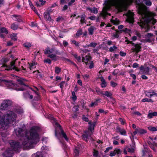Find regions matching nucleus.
<instances>
[{
	"mask_svg": "<svg viewBox=\"0 0 157 157\" xmlns=\"http://www.w3.org/2000/svg\"><path fill=\"white\" fill-rule=\"evenodd\" d=\"M40 128L38 127H33L30 130V136H28V132L27 130L21 128L15 129L14 131L16 136L22 138V145L25 147L33 148L40 140L38 132Z\"/></svg>",
	"mask_w": 157,
	"mask_h": 157,
	"instance_id": "f257e3e1",
	"label": "nucleus"
},
{
	"mask_svg": "<svg viewBox=\"0 0 157 157\" xmlns=\"http://www.w3.org/2000/svg\"><path fill=\"white\" fill-rule=\"evenodd\" d=\"M23 111V110L19 107L14 108L13 110L7 111L3 116L0 111V129L4 130L8 128L9 126L14 127L17 117L16 113L21 114Z\"/></svg>",
	"mask_w": 157,
	"mask_h": 157,
	"instance_id": "f03ea898",
	"label": "nucleus"
},
{
	"mask_svg": "<svg viewBox=\"0 0 157 157\" xmlns=\"http://www.w3.org/2000/svg\"><path fill=\"white\" fill-rule=\"evenodd\" d=\"M138 9V13L140 15L141 18L138 24L142 28L146 29L145 32H147L150 28V25H154L157 22L154 18L156 14L154 13L147 12L140 6H139Z\"/></svg>",
	"mask_w": 157,
	"mask_h": 157,
	"instance_id": "7ed1b4c3",
	"label": "nucleus"
},
{
	"mask_svg": "<svg viewBox=\"0 0 157 157\" xmlns=\"http://www.w3.org/2000/svg\"><path fill=\"white\" fill-rule=\"evenodd\" d=\"M133 0H106L105 3V6L103 10L101 13L105 17L107 15L110 16V14L107 12L111 6H115L119 12H122L125 9L126 6L131 3Z\"/></svg>",
	"mask_w": 157,
	"mask_h": 157,
	"instance_id": "20e7f679",
	"label": "nucleus"
},
{
	"mask_svg": "<svg viewBox=\"0 0 157 157\" xmlns=\"http://www.w3.org/2000/svg\"><path fill=\"white\" fill-rule=\"evenodd\" d=\"M10 144L12 150L8 148L5 151L4 154L6 157H12L13 154V150L17 151L21 147V144L18 142L12 140L10 141Z\"/></svg>",
	"mask_w": 157,
	"mask_h": 157,
	"instance_id": "39448f33",
	"label": "nucleus"
},
{
	"mask_svg": "<svg viewBox=\"0 0 157 157\" xmlns=\"http://www.w3.org/2000/svg\"><path fill=\"white\" fill-rule=\"evenodd\" d=\"M3 82L8 89H11L15 90L17 91H23L24 89L23 88H17L15 87L17 85L11 80H7L6 79L1 80Z\"/></svg>",
	"mask_w": 157,
	"mask_h": 157,
	"instance_id": "423d86ee",
	"label": "nucleus"
},
{
	"mask_svg": "<svg viewBox=\"0 0 157 157\" xmlns=\"http://www.w3.org/2000/svg\"><path fill=\"white\" fill-rule=\"evenodd\" d=\"M13 104V102L9 99L4 100L0 105V109L2 111L7 110L9 109Z\"/></svg>",
	"mask_w": 157,
	"mask_h": 157,
	"instance_id": "0eeeda50",
	"label": "nucleus"
},
{
	"mask_svg": "<svg viewBox=\"0 0 157 157\" xmlns=\"http://www.w3.org/2000/svg\"><path fill=\"white\" fill-rule=\"evenodd\" d=\"M15 63L14 61H12L11 62L10 65H7L5 64H3L1 67H0V71H2L4 70L3 68L5 67V70L10 71L13 70H14L16 71H20V69H18L15 66Z\"/></svg>",
	"mask_w": 157,
	"mask_h": 157,
	"instance_id": "6e6552de",
	"label": "nucleus"
},
{
	"mask_svg": "<svg viewBox=\"0 0 157 157\" xmlns=\"http://www.w3.org/2000/svg\"><path fill=\"white\" fill-rule=\"evenodd\" d=\"M55 125L56 127V130H57L58 129L60 130L61 134L62 135V136L65 139L66 141H68V138L67 137L66 134L64 132L63 130L62 129L61 126L57 122L55 123ZM56 130H56L55 132V135L56 136H57V133Z\"/></svg>",
	"mask_w": 157,
	"mask_h": 157,
	"instance_id": "1a4fd4ad",
	"label": "nucleus"
},
{
	"mask_svg": "<svg viewBox=\"0 0 157 157\" xmlns=\"http://www.w3.org/2000/svg\"><path fill=\"white\" fill-rule=\"evenodd\" d=\"M53 52H55L56 55H60V52L59 50L56 49L55 47H53L50 49L48 47L45 49L44 53L45 54H51Z\"/></svg>",
	"mask_w": 157,
	"mask_h": 157,
	"instance_id": "9d476101",
	"label": "nucleus"
},
{
	"mask_svg": "<svg viewBox=\"0 0 157 157\" xmlns=\"http://www.w3.org/2000/svg\"><path fill=\"white\" fill-rule=\"evenodd\" d=\"M129 43H130L133 46L131 49L132 52H135L137 53L140 51L141 47L139 44H135L132 42H129Z\"/></svg>",
	"mask_w": 157,
	"mask_h": 157,
	"instance_id": "9b49d317",
	"label": "nucleus"
},
{
	"mask_svg": "<svg viewBox=\"0 0 157 157\" xmlns=\"http://www.w3.org/2000/svg\"><path fill=\"white\" fill-rule=\"evenodd\" d=\"M82 146L80 144L77 145V146H75L74 150V154L75 157L78 156L79 154V151L82 148Z\"/></svg>",
	"mask_w": 157,
	"mask_h": 157,
	"instance_id": "f8f14e48",
	"label": "nucleus"
},
{
	"mask_svg": "<svg viewBox=\"0 0 157 157\" xmlns=\"http://www.w3.org/2000/svg\"><path fill=\"white\" fill-rule=\"evenodd\" d=\"M133 15V13H132L130 11L128 12L127 21L130 23H133L134 22Z\"/></svg>",
	"mask_w": 157,
	"mask_h": 157,
	"instance_id": "ddd939ff",
	"label": "nucleus"
},
{
	"mask_svg": "<svg viewBox=\"0 0 157 157\" xmlns=\"http://www.w3.org/2000/svg\"><path fill=\"white\" fill-rule=\"evenodd\" d=\"M145 93L147 97L150 98H151L153 96H157V94L153 90L146 91H145Z\"/></svg>",
	"mask_w": 157,
	"mask_h": 157,
	"instance_id": "4468645a",
	"label": "nucleus"
},
{
	"mask_svg": "<svg viewBox=\"0 0 157 157\" xmlns=\"http://www.w3.org/2000/svg\"><path fill=\"white\" fill-rule=\"evenodd\" d=\"M121 151L120 149L116 148L113 151H111L109 154V156L111 157L114 156L116 154H121Z\"/></svg>",
	"mask_w": 157,
	"mask_h": 157,
	"instance_id": "2eb2a0df",
	"label": "nucleus"
},
{
	"mask_svg": "<svg viewBox=\"0 0 157 157\" xmlns=\"http://www.w3.org/2000/svg\"><path fill=\"white\" fill-rule=\"evenodd\" d=\"M96 121L91 122V121H90L88 124H89V127L88 129L91 132H93L94 130V127L96 124Z\"/></svg>",
	"mask_w": 157,
	"mask_h": 157,
	"instance_id": "dca6fc26",
	"label": "nucleus"
},
{
	"mask_svg": "<svg viewBox=\"0 0 157 157\" xmlns=\"http://www.w3.org/2000/svg\"><path fill=\"white\" fill-rule=\"evenodd\" d=\"M91 59V57L89 56H86L82 58V62H85V63L87 64V62Z\"/></svg>",
	"mask_w": 157,
	"mask_h": 157,
	"instance_id": "f3484780",
	"label": "nucleus"
},
{
	"mask_svg": "<svg viewBox=\"0 0 157 157\" xmlns=\"http://www.w3.org/2000/svg\"><path fill=\"white\" fill-rule=\"evenodd\" d=\"M55 54H49L48 56L52 59V60H54L55 61H56L59 59V57L57 56H56Z\"/></svg>",
	"mask_w": 157,
	"mask_h": 157,
	"instance_id": "a211bd4d",
	"label": "nucleus"
},
{
	"mask_svg": "<svg viewBox=\"0 0 157 157\" xmlns=\"http://www.w3.org/2000/svg\"><path fill=\"white\" fill-rule=\"evenodd\" d=\"M87 9L90 11V12L95 14H97L98 13V10L97 8L93 7V8H87Z\"/></svg>",
	"mask_w": 157,
	"mask_h": 157,
	"instance_id": "6ab92c4d",
	"label": "nucleus"
},
{
	"mask_svg": "<svg viewBox=\"0 0 157 157\" xmlns=\"http://www.w3.org/2000/svg\"><path fill=\"white\" fill-rule=\"evenodd\" d=\"M101 79V86L102 88H104L106 86V83L105 81V80L103 78L102 76H101L99 78Z\"/></svg>",
	"mask_w": 157,
	"mask_h": 157,
	"instance_id": "aec40b11",
	"label": "nucleus"
},
{
	"mask_svg": "<svg viewBox=\"0 0 157 157\" xmlns=\"http://www.w3.org/2000/svg\"><path fill=\"white\" fill-rule=\"evenodd\" d=\"M117 129L121 135L124 136H125L126 135V132L124 129H122L118 127L117 128Z\"/></svg>",
	"mask_w": 157,
	"mask_h": 157,
	"instance_id": "412c9836",
	"label": "nucleus"
},
{
	"mask_svg": "<svg viewBox=\"0 0 157 157\" xmlns=\"http://www.w3.org/2000/svg\"><path fill=\"white\" fill-rule=\"evenodd\" d=\"M29 64V67L30 70L35 68L36 67V64L37 63L35 61H32V63H28Z\"/></svg>",
	"mask_w": 157,
	"mask_h": 157,
	"instance_id": "4be33fe9",
	"label": "nucleus"
},
{
	"mask_svg": "<svg viewBox=\"0 0 157 157\" xmlns=\"http://www.w3.org/2000/svg\"><path fill=\"white\" fill-rule=\"evenodd\" d=\"M44 15L45 19L49 21H50L51 20L50 14L49 13L45 12L44 13Z\"/></svg>",
	"mask_w": 157,
	"mask_h": 157,
	"instance_id": "5701e85b",
	"label": "nucleus"
},
{
	"mask_svg": "<svg viewBox=\"0 0 157 157\" xmlns=\"http://www.w3.org/2000/svg\"><path fill=\"white\" fill-rule=\"evenodd\" d=\"M138 130V134L142 135L146 133L147 131L144 129L140 128H137Z\"/></svg>",
	"mask_w": 157,
	"mask_h": 157,
	"instance_id": "b1692460",
	"label": "nucleus"
},
{
	"mask_svg": "<svg viewBox=\"0 0 157 157\" xmlns=\"http://www.w3.org/2000/svg\"><path fill=\"white\" fill-rule=\"evenodd\" d=\"M95 29V28L93 26H90L88 29L89 34L92 35L93 34L94 32Z\"/></svg>",
	"mask_w": 157,
	"mask_h": 157,
	"instance_id": "393cba45",
	"label": "nucleus"
},
{
	"mask_svg": "<svg viewBox=\"0 0 157 157\" xmlns=\"http://www.w3.org/2000/svg\"><path fill=\"white\" fill-rule=\"evenodd\" d=\"M157 116V112H155L153 113L149 112L147 115L148 117L149 118H152L153 117Z\"/></svg>",
	"mask_w": 157,
	"mask_h": 157,
	"instance_id": "a878e982",
	"label": "nucleus"
},
{
	"mask_svg": "<svg viewBox=\"0 0 157 157\" xmlns=\"http://www.w3.org/2000/svg\"><path fill=\"white\" fill-rule=\"evenodd\" d=\"M78 17H81V20H80V22L81 23H86V20H85V17H86V15L85 14H83L81 16H78Z\"/></svg>",
	"mask_w": 157,
	"mask_h": 157,
	"instance_id": "bb28decb",
	"label": "nucleus"
},
{
	"mask_svg": "<svg viewBox=\"0 0 157 157\" xmlns=\"http://www.w3.org/2000/svg\"><path fill=\"white\" fill-rule=\"evenodd\" d=\"M17 33H13L10 35V37L11 40H14L16 41L17 40Z\"/></svg>",
	"mask_w": 157,
	"mask_h": 157,
	"instance_id": "cd10ccee",
	"label": "nucleus"
},
{
	"mask_svg": "<svg viewBox=\"0 0 157 157\" xmlns=\"http://www.w3.org/2000/svg\"><path fill=\"white\" fill-rule=\"evenodd\" d=\"M31 89L34 92L35 94L36 95V96L34 98L35 100L36 101H38L40 100V96L39 95L38 93L33 90L32 88H31Z\"/></svg>",
	"mask_w": 157,
	"mask_h": 157,
	"instance_id": "c85d7f7f",
	"label": "nucleus"
},
{
	"mask_svg": "<svg viewBox=\"0 0 157 157\" xmlns=\"http://www.w3.org/2000/svg\"><path fill=\"white\" fill-rule=\"evenodd\" d=\"M112 94L111 92H109V91H104L103 95H105L108 98H111Z\"/></svg>",
	"mask_w": 157,
	"mask_h": 157,
	"instance_id": "c756f323",
	"label": "nucleus"
},
{
	"mask_svg": "<svg viewBox=\"0 0 157 157\" xmlns=\"http://www.w3.org/2000/svg\"><path fill=\"white\" fill-rule=\"evenodd\" d=\"M74 57L77 59L78 62H81V58L80 56H78L77 54H75L73 55Z\"/></svg>",
	"mask_w": 157,
	"mask_h": 157,
	"instance_id": "7c9ffc66",
	"label": "nucleus"
},
{
	"mask_svg": "<svg viewBox=\"0 0 157 157\" xmlns=\"http://www.w3.org/2000/svg\"><path fill=\"white\" fill-rule=\"evenodd\" d=\"M118 48L115 45H113V46L110 47L109 49V51L110 52H113L115 51H116Z\"/></svg>",
	"mask_w": 157,
	"mask_h": 157,
	"instance_id": "2f4dec72",
	"label": "nucleus"
},
{
	"mask_svg": "<svg viewBox=\"0 0 157 157\" xmlns=\"http://www.w3.org/2000/svg\"><path fill=\"white\" fill-rule=\"evenodd\" d=\"M111 21L112 22L114 23V25H117L119 24V21L118 19L115 18L113 19V17L112 19L111 20Z\"/></svg>",
	"mask_w": 157,
	"mask_h": 157,
	"instance_id": "473e14b6",
	"label": "nucleus"
},
{
	"mask_svg": "<svg viewBox=\"0 0 157 157\" xmlns=\"http://www.w3.org/2000/svg\"><path fill=\"white\" fill-rule=\"evenodd\" d=\"M141 101L143 102H150L153 103L154 101L151 99H149L148 98H145L142 99L141 100Z\"/></svg>",
	"mask_w": 157,
	"mask_h": 157,
	"instance_id": "72a5a7b5",
	"label": "nucleus"
},
{
	"mask_svg": "<svg viewBox=\"0 0 157 157\" xmlns=\"http://www.w3.org/2000/svg\"><path fill=\"white\" fill-rule=\"evenodd\" d=\"M33 157H43L41 152L38 151L35 154L33 155Z\"/></svg>",
	"mask_w": 157,
	"mask_h": 157,
	"instance_id": "f704fd0d",
	"label": "nucleus"
},
{
	"mask_svg": "<svg viewBox=\"0 0 157 157\" xmlns=\"http://www.w3.org/2000/svg\"><path fill=\"white\" fill-rule=\"evenodd\" d=\"M34 73H36V77L38 78H41L42 77V74L38 71H35L33 72Z\"/></svg>",
	"mask_w": 157,
	"mask_h": 157,
	"instance_id": "c9c22d12",
	"label": "nucleus"
},
{
	"mask_svg": "<svg viewBox=\"0 0 157 157\" xmlns=\"http://www.w3.org/2000/svg\"><path fill=\"white\" fill-rule=\"evenodd\" d=\"M0 31L1 33H4L6 34H8V31L7 29L5 27L1 28L0 29Z\"/></svg>",
	"mask_w": 157,
	"mask_h": 157,
	"instance_id": "e433bc0d",
	"label": "nucleus"
},
{
	"mask_svg": "<svg viewBox=\"0 0 157 157\" xmlns=\"http://www.w3.org/2000/svg\"><path fill=\"white\" fill-rule=\"evenodd\" d=\"M18 28V25L15 23H13L11 25V28L13 30H16Z\"/></svg>",
	"mask_w": 157,
	"mask_h": 157,
	"instance_id": "4c0bfd02",
	"label": "nucleus"
},
{
	"mask_svg": "<svg viewBox=\"0 0 157 157\" xmlns=\"http://www.w3.org/2000/svg\"><path fill=\"white\" fill-rule=\"evenodd\" d=\"M100 99H99L96 100V101L94 102H91L90 105V107H93L94 106L97 105H98V101H100Z\"/></svg>",
	"mask_w": 157,
	"mask_h": 157,
	"instance_id": "58836bf2",
	"label": "nucleus"
},
{
	"mask_svg": "<svg viewBox=\"0 0 157 157\" xmlns=\"http://www.w3.org/2000/svg\"><path fill=\"white\" fill-rule=\"evenodd\" d=\"M46 3L45 1H44L43 2H42L41 3L39 2V1H38L36 2V5L38 6V7H40L43 6Z\"/></svg>",
	"mask_w": 157,
	"mask_h": 157,
	"instance_id": "ea45409f",
	"label": "nucleus"
},
{
	"mask_svg": "<svg viewBox=\"0 0 157 157\" xmlns=\"http://www.w3.org/2000/svg\"><path fill=\"white\" fill-rule=\"evenodd\" d=\"M24 46L27 48H29L32 45L30 43L26 42L23 44Z\"/></svg>",
	"mask_w": 157,
	"mask_h": 157,
	"instance_id": "a19ab883",
	"label": "nucleus"
},
{
	"mask_svg": "<svg viewBox=\"0 0 157 157\" xmlns=\"http://www.w3.org/2000/svg\"><path fill=\"white\" fill-rule=\"evenodd\" d=\"M149 72V68L147 67L145 68L143 71V73L146 74H148Z\"/></svg>",
	"mask_w": 157,
	"mask_h": 157,
	"instance_id": "79ce46f5",
	"label": "nucleus"
},
{
	"mask_svg": "<svg viewBox=\"0 0 157 157\" xmlns=\"http://www.w3.org/2000/svg\"><path fill=\"white\" fill-rule=\"evenodd\" d=\"M71 42L72 44H74L76 47H78L80 45L79 42H77L75 40H71Z\"/></svg>",
	"mask_w": 157,
	"mask_h": 157,
	"instance_id": "37998d69",
	"label": "nucleus"
},
{
	"mask_svg": "<svg viewBox=\"0 0 157 157\" xmlns=\"http://www.w3.org/2000/svg\"><path fill=\"white\" fill-rule=\"evenodd\" d=\"M148 129L149 130L152 131H157V128L155 127L150 126L148 127Z\"/></svg>",
	"mask_w": 157,
	"mask_h": 157,
	"instance_id": "c03bdc74",
	"label": "nucleus"
},
{
	"mask_svg": "<svg viewBox=\"0 0 157 157\" xmlns=\"http://www.w3.org/2000/svg\"><path fill=\"white\" fill-rule=\"evenodd\" d=\"M55 72L57 74H58L61 71V69L57 67H55Z\"/></svg>",
	"mask_w": 157,
	"mask_h": 157,
	"instance_id": "a18cd8bd",
	"label": "nucleus"
},
{
	"mask_svg": "<svg viewBox=\"0 0 157 157\" xmlns=\"http://www.w3.org/2000/svg\"><path fill=\"white\" fill-rule=\"evenodd\" d=\"M121 31L122 32H124L125 33H129L131 32V30L127 28L123 29Z\"/></svg>",
	"mask_w": 157,
	"mask_h": 157,
	"instance_id": "49530a36",
	"label": "nucleus"
},
{
	"mask_svg": "<svg viewBox=\"0 0 157 157\" xmlns=\"http://www.w3.org/2000/svg\"><path fill=\"white\" fill-rule=\"evenodd\" d=\"M72 99L74 101L76 100L77 98L75 95V92L73 91L72 92Z\"/></svg>",
	"mask_w": 157,
	"mask_h": 157,
	"instance_id": "de8ad7c7",
	"label": "nucleus"
},
{
	"mask_svg": "<svg viewBox=\"0 0 157 157\" xmlns=\"http://www.w3.org/2000/svg\"><path fill=\"white\" fill-rule=\"evenodd\" d=\"M97 45V44L95 42H91L90 44V46L93 48H95Z\"/></svg>",
	"mask_w": 157,
	"mask_h": 157,
	"instance_id": "09e8293b",
	"label": "nucleus"
},
{
	"mask_svg": "<svg viewBox=\"0 0 157 157\" xmlns=\"http://www.w3.org/2000/svg\"><path fill=\"white\" fill-rule=\"evenodd\" d=\"M98 151L95 150H94L93 154V155L94 157H98Z\"/></svg>",
	"mask_w": 157,
	"mask_h": 157,
	"instance_id": "8fccbe9b",
	"label": "nucleus"
},
{
	"mask_svg": "<svg viewBox=\"0 0 157 157\" xmlns=\"http://www.w3.org/2000/svg\"><path fill=\"white\" fill-rule=\"evenodd\" d=\"M78 105H75L73 108V110L75 112L78 111Z\"/></svg>",
	"mask_w": 157,
	"mask_h": 157,
	"instance_id": "3c124183",
	"label": "nucleus"
},
{
	"mask_svg": "<svg viewBox=\"0 0 157 157\" xmlns=\"http://www.w3.org/2000/svg\"><path fill=\"white\" fill-rule=\"evenodd\" d=\"M154 36L153 34L151 33H147L146 34L145 36L148 38H151Z\"/></svg>",
	"mask_w": 157,
	"mask_h": 157,
	"instance_id": "603ef678",
	"label": "nucleus"
},
{
	"mask_svg": "<svg viewBox=\"0 0 157 157\" xmlns=\"http://www.w3.org/2000/svg\"><path fill=\"white\" fill-rule=\"evenodd\" d=\"M82 137L84 140L87 141V139L88 138L89 136L86 133H85L82 135Z\"/></svg>",
	"mask_w": 157,
	"mask_h": 157,
	"instance_id": "864d4df0",
	"label": "nucleus"
},
{
	"mask_svg": "<svg viewBox=\"0 0 157 157\" xmlns=\"http://www.w3.org/2000/svg\"><path fill=\"white\" fill-rule=\"evenodd\" d=\"M119 121L121 122V123L122 124H124L126 123V121L124 119H123L121 118H119Z\"/></svg>",
	"mask_w": 157,
	"mask_h": 157,
	"instance_id": "5fc2aeb1",
	"label": "nucleus"
},
{
	"mask_svg": "<svg viewBox=\"0 0 157 157\" xmlns=\"http://www.w3.org/2000/svg\"><path fill=\"white\" fill-rule=\"evenodd\" d=\"M85 133H86L87 134L88 136L89 137H90L91 135L93 133V132H91L90 131H86L85 132Z\"/></svg>",
	"mask_w": 157,
	"mask_h": 157,
	"instance_id": "6e6d98bb",
	"label": "nucleus"
},
{
	"mask_svg": "<svg viewBox=\"0 0 157 157\" xmlns=\"http://www.w3.org/2000/svg\"><path fill=\"white\" fill-rule=\"evenodd\" d=\"M127 151L131 153H133L135 151V149L133 148H128L127 149Z\"/></svg>",
	"mask_w": 157,
	"mask_h": 157,
	"instance_id": "4d7b16f0",
	"label": "nucleus"
},
{
	"mask_svg": "<svg viewBox=\"0 0 157 157\" xmlns=\"http://www.w3.org/2000/svg\"><path fill=\"white\" fill-rule=\"evenodd\" d=\"M29 94L28 92H26L24 93V96L25 98H29Z\"/></svg>",
	"mask_w": 157,
	"mask_h": 157,
	"instance_id": "13d9d810",
	"label": "nucleus"
},
{
	"mask_svg": "<svg viewBox=\"0 0 157 157\" xmlns=\"http://www.w3.org/2000/svg\"><path fill=\"white\" fill-rule=\"evenodd\" d=\"M82 119L83 121L86 122H88L89 121L88 118L87 117H86L84 115L82 116Z\"/></svg>",
	"mask_w": 157,
	"mask_h": 157,
	"instance_id": "bf43d9fd",
	"label": "nucleus"
},
{
	"mask_svg": "<svg viewBox=\"0 0 157 157\" xmlns=\"http://www.w3.org/2000/svg\"><path fill=\"white\" fill-rule=\"evenodd\" d=\"M96 91L97 92V93L99 95H103L104 91H101V90L99 89L96 90Z\"/></svg>",
	"mask_w": 157,
	"mask_h": 157,
	"instance_id": "052dcab7",
	"label": "nucleus"
},
{
	"mask_svg": "<svg viewBox=\"0 0 157 157\" xmlns=\"http://www.w3.org/2000/svg\"><path fill=\"white\" fill-rule=\"evenodd\" d=\"M17 81L20 84L25 85L24 83L22 80L21 79H18L17 80Z\"/></svg>",
	"mask_w": 157,
	"mask_h": 157,
	"instance_id": "680f3d73",
	"label": "nucleus"
},
{
	"mask_svg": "<svg viewBox=\"0 0 157 157\" xmlns=\"http://www.w3.org/2000/svg\"><path fill=\"white\" fill-rule=\"evenodd\" d=\"M112 148L113 147H107L104 151V152L105 153H107L109 151V150H111Z\"/></svg>",
	"mask_w": 157,
	"mask_h": 157,
	"instance_id": "e2e57ef3",
	"label": "nucleus"
},
{
	"mask_svg": "<svg viewBox=\"0 0 157 157\" xmlns=\"http://www.w3.org/2000/svg\"><path fill=\"white\" fill-rule=\"evenodd\" d=\"M94 67V63L93 61H91L90 63V66H89V68L90 69H92Z\"/></svg>",
	"mask_w": 157,
	"mask_h": 157,
	"instance_id": "0e129e2a",
	"label": "nucleus"
},
{
	"mask_svg": "<svg viewBox=\"0 0 157 157\" xmlns=\"http://www.w3.org/2000/svg\"><path fill=\"white\" fill-rule=\"evenodd\" d=\"M44 61L45 63H46L49 64H51V60L48 59H45Z\"/></svg>",
	"mask_w": 157,
	"mask_h": 157,
	"instance_id": "69168bd1",
	"label": "nucleus"
},
{
	"mask_svg": "<svg viewBox=\"0 0 157 157\" xmlns=\"http://www.w3.org/2000/svg\"><path fill=\"white\" fill-rule=\"evenodd\" d=\"M110 83L111 86L113 87H115L117 85V84L113 82L112 81Z\"/></svg>",
	"mask_w": 157,
	"mask_h": 157,
	"instance_id": "338daca9",
	"label": "nucleus"
},
{
	"mask_svg": "<svg viewBox=\"0 0 157 157\" xmlns=\"http://www.w3.org/2000/svg\"><path fill=\"white\" fill-rule=\"evenodd\" d=\"M138 67L139 64L136 63H134L132 65V67L133 68Z\"/></svg>",
	"mask_w": 157,
	"mask_h": 157,
	"instance_id": "774afa93",
	"label": "nucleus"
}]
</instances>
